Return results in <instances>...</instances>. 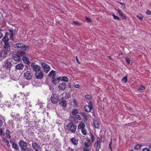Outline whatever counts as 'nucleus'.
<instances>
[{"instance_id":"nucleus-48","label":"nucleus","mask_w":151,"mask_h":151,"mask_svg":"<svg viewBox=\"0 0 151 151\" xmlns=\"http://www.w3.org/2000/svg\"><path fill=\"white\" fill-rule=\"evenodd\" d=\"M120 16H121L124 19H126V17L124 15L123 13H122Z\"/></svg>"},{"instance_id":"nucleus-33","label":"nucleus","mask_w":151,"mask_h":151,"mask_svg":"<svg viewBox=\"0 0 151 151\" xmlns=\"http://www.w3.org/2000/svg\"><path fill=\"white\" fill-rule=\"evenodd\" d=\"M127 76H126L122 78V82L123 83H126L127 82Z\"/></svg>"},{"instance_id":"nucleus-9","label":"nucleus","mask_w":151,"mask_h":151,"mask_svg":"<svg viewBox=\"0 0 151 151\" xmlns=\"http://www.w3.org/2000/svg\"><path fill=\"white\" fill-rule=\"evenodd\" d=\"M51 100L53 104L57 103L59 101L58 96L57 94H53L51 96Z\"/></svg>"},{"instance_id":"nucleus-37","label":"nucleus","mask_w":151,"mask_h":151,"mask_svg":"<svg viewBox=\"0 0 151 151\" xmlns=\"http://www.w3.org/2000/svg\"><path fill=\"white\" fill-rule=\"evenodd\" d=\"M85 18L88 22L90 23L92 22V20L90 18L86 16L85 17Z\"/></svg>"},{"instance_id":"nucleus-39","label":"nucleus","mask_w":151,"mask_h":151,"mask_svg":"<svg viewBox=\"0 0 151 151\" xmlns=\"http://www.w3.org/2000/svg\"><path fill=\"white\" fill-rule=\"evenodd\" d=\"M112 143V139H111V141L109 143V147L110 149L111 150V151H113L112 148L111 147V145Z\"/></svg>"},{"instance_id":"nucleus-32","label":"nucleus","mask_w":151,"mask_h":151,"mask_svg":"<svg viewBox=\"0 0 151 151\" xmlns=\"http://www.w3.org/2000/svg\"><path fill=\"white\" fill-rule=\"evenodd\" d=\"M142 146V145L140 144L137 145L134 147V149L135 150H139Z\"/></svg>"},{"instance_id":"nucleus-34","label":"nucleus","mask_w":151,"mask_h":151,"mask_svg":"<svg viewBox=\"0 0 151 151\" xmlns=\"http://www.w3.org/2000/svg\"><path fill=\"white\" fill-rule=\"evenodd\" d=\"M81 133L83 135H86L87 134V132L85 128H84L81 130Z\"/></svg>"},{"instance_id":"nucleus-41","label":"nucleus","mask_w":151,"mask_h":151,"mask_svg":"<svg viewBox=\"0 0 151 151\" xmlns=\"http://www.w3.org/2000/svg\"><path fill=\"white\" fill-rule=\"evenodd\" d=\"M73 103L76 106H77L78 105V102L76 100V99H74L73 100Z\"/></svg>"},{"instance_id":"nucleus-8","label":"nucleus","mask_w":151,"mask_h":151,"mask_svg":"<svg viewBox=\"0 0 151 151\" xmlns=\"http://www.w3.org/2000/svg\"><path fill=\"white\" fill-rule=\"evenodd\" d=\"M94 147L96 148V151H99L101 148V142L100 139L99 137L97 138V139L94 144Z\"/></svg>"},{"instance_id":"nucleus-11","label":"nucleus","mask_w":151,"mask_h":151,"mask_svg":"<svg viewBox=\"0 0 151 151\" xmlns=\"http://www.w3.org/2000/svg\"><path fill=\"white\" fill-rule=\"evenodd\" d=\"M32 145L33 148L35 151H38L40 149V146L38 145L36 142H32Z\"/></svg>"},{"instance_id":"nucleus-49","label":"nucleus","mask_w":151,"mask_h":151,"mask_svg":"<svg viewBox=\"0 0 151 151\" xmlns=\"http://www.w3.org/2000/svg\"><path fill=\"white\" fill-rule=\"evenodd\" d=\"M70 96V95L67 93H66L65 95V98H66L68 99V98Z\"/></svg>"},{"instance_id":"nucleus-44","label":"nucleus","mask_w":151,"mask_h":151,"mask_svg":"<svg viewBox=\"0 0 151 151\" xmlns=\"http://www.w3.org/2000/svg\"><path fill=\"white\" fill-rule=\"evenodd\" d=\"M117 11L118 12V13L120 15L122 13H123L122 11L120 9H118L117 10Z\"/></svg>"},{"instance_id":"nucleus-2","label":"nucleus","mask_w":151,"mask_h":151,"mask_svg":"<svg viewBox=\"0 0 151 151\" xmlns=\"http://www.w3.org/2000/svg\"><path fill=\"white\" fill-rule=\"evenodd\" d=\"M9 40L8 37L4 36L2 39V41L4 44V57H5L7 56V53L9 51Z\"/></svg>"},{"instance_id":"nucleus-23","label":"nucleus","mask_w":151,"mask_h":151,"mask_svg":"<svg viewBox=\"0 0 151 151\" xmlns=\"http://www.w3.org/2000/svg\"><path fill=\"white\" fill-rule=\"evenodd\" d=\"M93 124L95 127L96 128L99 129L100 127V123L96 120L93 121Z\"/></svg>"},{"instance_id":"nucleus-53","label":"nucleus","mask_w":151,"mask_h":151,"mask_svg":"<svg viewBox=\"0 0 151 151\" xmlns=\"http://www.w3.org/2000/svg\"><path fill=\"white\" fill-rule=\"evenodd\" d=\"M69 150H70V151H75L74 150L70 147H69L68 149Z\"/></svg>"},{"instance_id":"nucleus-43","label":"nucleus","mask_w":151,"mask_h":151,"mask_svg":"<svg viewBox=\"0 0 151 151\" xmlns=\"http://www.w3.org/2000/svg\"><path fill=\"white\" fill-rule=\"evenodd\" d=\"M73 22L77 26H79L81 24V23L77 22H76L75 21H73Z\"/></svg>"},{"instance_id":"nucleus-58","label":"nucleus","mask_w":151,"mask_h":151,"mask_svg":"<svg viewBox=\"0 0 151 151\" xmlns=\"http://www.w3.org/2000/svg\"><path fill=\"white\" fill-rule=\"evenodd\" d=\"M117 2H118V3H119L121 5H122V6H123V5H125V4H124V3H122V2H119V1H118Z\"/></svg>"},{"instance_id":"nucleus-1","label":"nucleus","mask_w":151,"mask_h":151,"mask_svg":"<svg viewBox=\"0 0 151 151\" xmlns=\"http://www.w3.org/2000/svg\"><path fill=\"white\" fill-rule=\"evenodd\" d=\"M31 66L33 70L35 72V76L37 79H41L44 76V74L43 70L40 66L36 65L35 63H32L31 64Z\"/></svg>"},{"instance_id":"nucleus-14","label":"nucleus","mask_w":151,"mask_h":151,"mask_svg":"<svg viewBox=\"0 0 151 151\" xmlns=\"http://www.w3.org/2000/svg\"><path fill=\"white\" fill-rule=\"evenodd\" d=\"M12 58L13 60L16 61H19L21 60V58L17 53L13 55Z\"/></svg>"},{"instance_id":"nucleus-22","label":"nucleus","mask_w":151,"mask_h":151,"mask_svg":"<svg viewBox=\"0 0 151 151\" xmlns=\"http://www.w3.org/2000/svg\"><path fill=\"white\" fill-rule=\"evenodd\" d=\"M24 67V65L22 64L19 63L17 64L15 66V68L16 70H21Z\"/></svg>"},{"instance_id":"nucleus-30","label":"nucleus","mask_w":151,"mask_h":151,"mask_svg":"<svg viewBox=\"0 0 151 151\" xmlns=\"http://www.w3.org/2000/svg\"><path fill=\"white\" fill-rule=\"evenodd\" d=\"M89 136H90V138L91 139V141L92 143L93 142H94L95 139V137L94 135L92 133H91Z\"/></svg>"},{"instance_id":"nucleus-42","label":"nucleus","mask_w":151,"mask_h":151,"mask_svg":"<svg viewBox=\"0 0 151 151\" xmlns=\"http://www.w3.org/2000/svg\"><path fill=\"white\" fill-rule=\"evenodd\" d=\"M0 135L2 136L4 135V133L1 128H0Z\"/></svg>"},{"instance_id":"nucleus-3","label":"nucleus","mask_w":151,"mask_h":151,"mask_svg":"<svg viewBox=\"0 0 151 151\" xmlns=\"http://www.w3.org/2000/svg\"><path fill=\"white\" fill-rule=\"evenodd\" d=\"M22 151H31V148L27 147V144L23 140H20L19 143Z\"/></svg>"},{"instance_id":"nucleus-46","label":"nucleus","mask_w":151,"mask_h":151,"mask_svg":"<svg viewBox=\"0 0 151 151\" xmlns=\"http://www.w3.org/2000/svg\"><path fill=\"white\" fill-rule=\"evenodd\" d=\"M83 151H89V149L87 147H84L83 149Z\"/></svg>"},{"instance_id":"nucleus-61","label":"nucleus","mask_w":151,"mask_h":151,"mask_svg":"<svg viewBox=\"0 0 151 151\" xmlns=\"http://www.w3.org/2000/svg\"><path fill=\"white\" fill-rule=\"evenodd\" d=\"M12 117H13L14 120H16V117H14L13 116H12Z\"/></svg>"},{"instance_id":"nucleus-59","label":"nucleus","mask_w":151,"mask_h":151,"mask_svg":"<svg viewBox=\"0 0 151 151\" xmlns=\"http://www.w3.org/2000/svg\"><path fill=\"white\" fill-rule=\"evenodd\" d=\"M3 35L1 32H0V39L1 38V37H2Z\"/></svg>"},{"instance_id":"nucleus-56","label":"nucleus","mask_w":151,"mask_h":151,"mask_svg":"<svg viewBox=\"0 0 151 151\" xmlns=\"http://www.w3.org/2000/svg\"><path fill=\"white\" fill-rule=\"evenodd\" d=\"M9 35V33L8 32H6L5 33V36H6V37H8V36Z\"/></svg>"},{"instance_id":"nucleus-21","label":"nucleus","mask_w":151,"mask_h":151,"mask_svg":"<svg viewBox=\"0 0 151 151\" xmlns=\"http://www.w3.org/2000/svg\"><path fill=\"white\" fill-rule=\"evenodd\" d=\"M85 126L84 123L83 122H81L78 125V128L79 129L81 130L84 128Z\"/></svg>"},{"instance_id":"nucleus-26","label":"nucleus","mask_w":151,"mask_h":151,"mask_svg":"<svg viewBox=\"0 0 151 151\" xmlns=\"http://www.w3.org/2000/svg\"><path fill=\"white\" fill-rule=\"evenodd\" d=\"M72 117L73 118L75 121L80 120L81 119V117L79 115L77 114L73 116Z\"/></svg>"},{"instance_id":"nucleus-19","label":"nucleus","mask_w":151,"mask_h":151,"mask_svg":"<svg viewBox=\"0 0 151 151\" xmlns=\"http://www.w3.org/2000/svg\"><path fill=\"white\" fill-rule=\"evenodd\" d=\"M6 137L5 138H3V139L4 142H5L7 143V145L8 147H9V141L7 139V138L9 139V134H8L7 133H6Z\"/></svg>"},{"instance_id":"nucleus-7","label":"nucleus","mask_w":151,"mask_h":151,"mask_svg":"<svg viewBox=\"0 0 151 151\" xmlns=\"http://www.w3.org/2000/svg\"><path fill=\"white\" fill-rule=\"evenodd\" d=\"M41 66L43 69L44 71L47 73L50 70V65L45 63H42L41 65Z\"/></svg>"},{"instance_id":"nucleus-63","label":"nucleus","mask_w":151,"mask_h":151,"mask_svg":"<svg viewBox=\"0 0 151 151\" xmlns=\"http://www.w3.org/2000/svg\"><path fill=\"white\" fill-rule=\"evenodd\" d=\"M150 148H151V144L149 146Z\"/></svg>"},{"instance_id":"nucleus-47","label":"nucleus","mask_w":151,"mask_h":151,"mask_svg":"<svg viewBox=\"0 0 151 151\" xmlns=\"http://www.w3.org/2000/svg\"><path fill=\"white\" fill-rule=\"evenodd\" d=\"M126 60L127 61V63L128 64H129L130 62V60L129 58H126Z\"/></svg>"},{"instance_id":"nucleus-24","label":"nucleus","mask_w":151,"mask_h":151,"mask_svg":"<svg viewBox=\"0 0 151 151\" xmlns=\"http://www.w3.org/2000/svg\"><path fill=\"white\" fill-rule=\"evenodd\" d=\"M55 73V71L52 70L48 74V76L49 77H51V78L55 77L56 75Z\"/></svg>"},{"instance_id":"nucleus-10","label":"nucleus","mask_w":151,"mask_h":151,"mask_svg":"<svg viewBox=\"0 0 151 151\" xmlns=\"http://www.w3.org/2000/svg\"><path fill=\"white\" fill-rule=\"evenodd\" d=\"M25 78L27 80H29L32 78V74L30 71H27L24 73V75Z\"/></svg>"},{"instance_id":"nucleus-60","label":"nucleus","mask_w":151,"mask_h":151,"mask_svg":"<svg viewBox=\"0 0 151 151\" xmlns=\"http://www.w3.org/2000/svg\"><path fill=\"white\" fill-rule=\"evenodd\" d=\"M58 9L59 10L60 12L64 13V12H62L61 9Z\"/></svg>"},{"instance_id":"nucleus-35","label":"nucleus","mask_w":151,"mask_h":151,"mask_svg":"<svg viewBox=\"0 0 151 151\" xmlns=\"http://www.w3.org/2000/svg\"><path fill=\"white\" fill-rule=\"evenodd\" d=\"M78 112V110L77 109H75L72 112L73 116L77 114V113Z\"/></svg>"},{"instance_id":"nucleus-25","label":"nucleus","mask_w":151,"mask_h":151,"mask_svg":"<svg viewBox=\"0 0 151 151\" xmlns=\"http://www.w3.org/2000/svg\"><path fill=\"white\" fill-rule=\"evenodd\" d=\"M24 63L27 64H29L30 63L29 58L26 57H24L22 59Z\"/></svg>"},{"instance_id":"nucleus-20","label":"nucleus","mask_w":151,"mask_h":151,"mask_svg":"<svg viewBox=\"0 0 151 151\" xmlns=\"http://www.w3.org/2000/svg\"><path fill=\"white\" fill-rule=\"evenodd\" d=\"M52 83L54 84H56L58 83V82L60 80L59 79V77L57 78H55V77L53 78H52Z\"/></svg>"},{"instance_id":"nucleus-12","label":"nucleus","mask_w":151,"mask_h":151,"mask_svg":"<svg viewBox=\"0 0 151 151\" xmlns=\"http://www.w3.org/2000/svg\"><path fill=\"white\" fill-rule=\"evenodd\" d=\"M80 114L82 118V119L84 122H86L88 119V116L87 114L83 112H81Z\"/></svg>"},{"instance_id":"nucleus-18","label":"nucleus","mask_w":151,"mask_h":151,"mask_svg":"<svg viewBox=\"0 0 151 151\" xmlns=\"http://www.w3.org/2000/svg\"><path fill=\"white\" fill-rule=\"evenodd\" d=\"M4 68L8 69L9 67V60L8 59L4 62Z\"/></svg>"},{"instance_id":"nucleus-5","label":"nucleus","mask_w":151,"mask_h":151,"mask_svg":"<svg viewBox=\"0 0 151 151\" xmlns=\"http://www.w3.org/2000/svg\"><path fill=\"white\" fill-rule=\"evenodd\" d=\"M14 47L16 49L20 48L24 51H27L29 50L28 46L25 45L22 43H19L14 45Z\"/></svg>"},{"instance_id":"nucleus-4","label":"nucleus","mask_w":151,"mask_h":151,"mask_svg":"<svg viewBox=\"0 0 151 151\" xmlns=\"http://www.w3.org/2000/svg\"><path fill=\"white\" fill-rule=\"evenodd\" d=\"M67 130L73 133H74L76 130V126L72 123H70L67 124L66 126Z\"/></svg>"},{"instance_id":"nucleus-51","label":"nucleus","mask_w":151,"mask_h":151,"mask_svg":"<svg viewBox=\"0 0 151 151\" xmlns=\"http://www.w3.org/2000/svg\"><path fill=\"white\" fill-rule=\"evenodd\" d=\"M142 151H150V150L147 148H145L143 149Z\"/></svg>"},{"instance_id":"nucleus-28","label":"nucleus","mask_w":151,"mask_h":151,"mask_svg":"<svg viewBox=\"0 0 151 151\" xmlns=\"http://www.w3.org/2000/svg\"><path fill=\"white\" fill-rule=\"evenodd\" d=\"M15 33V30H10V40H12L13 41H14V39L13 37L14 34Z\"/></svg>"},{"instance_id":"nucleus-38","label":"nucleus","mask_w":151,"mask_h":151,"mask_svg":"<svg viewBox=\"0 0 151 151\" xmlns=\"http://www.w3.org/2000/svg\"><path fill=\"white\" fill-rule=\"evenodd\" d=\"M112 15L114 19L115 20H119L120 19L118 17L116 16L114 14H113Z\"/></svg>"},{"instance_id":"nucleus-45","label":"nucleus","mask_w":151,"mask_h":151,"mask_svg":"<svg viewBox=\"0 0 151 151\" xmlns=\"http://www.w3.org/2000/svg\"><path fill=\"white\" fill-rule=\"evenodd\" d=\"M137 17L139 20L141 21L143 19V17L142 16L140 17L138 15H137Z\"/></svg>"},{"instance_id":"nucleus-15","label":"nucleus","mask_w":151,"mask_h":151,"mask_svg":"<svg viewBox=\"0 0 151 151\" xmlns=\"http://www.w3.org/2000/svg\"><path fill=\"white\" fill-rule=\"evenodd\" d=\"M70 141L71 143L74 145H77L78 144V140L75 137L70 139Z\"/></svg>"},{"instance_id":"nucleus-40","label":"nucleus","mask_w":151,"mask_h":151,"mask_svg":"<svg viewBox=\"0 0 151 151\" xmlns=\"http://www.w3.org/2000/svg\"><path fill=\"white\" fill-rule=\"evenodd\" d=\"M145 89V87L142 85H140L139 87V90H143Z\"/></svg>"},{"instance_id":"nucleus-16","label":"nucleus","mask_w":151,"mask_h":151,"mask_svg":"<svg viewBox=\"0 0 151 151\" xmlns=\"http://www.w3.org/2000/svg\"><path fill=\"white\" fill-rule=\"evenodd\" d=\"M10 143L12 144V147L15 150H17L19 149V147L16 143L10 140Z\"/></svg>"},{"instance_id":"nucleus-17","label":"nucleus","mask_w":151,"mask_h":151,"mask_svg":"<svg viewBox=\"0 0 151 151\" xmlns=\"http://www.w3.org/2000/svg\"><path fill=\"white\" fill-rule=\"evenodd\" d=\"M92 142L90 139H87L84 143V145L86 147H89Z\"/></svg>"},{"instance_id":"nucleus-62","label":"nucleus","mask_w":151,"mask_h":151,"mask_svg":"<svg viewBox=\"0 0 151 151\" xmlns=\"http://www.w3.org/2000/svg\"><path fill=\"white\" fill-rule=\"evenodd\" d=\"M108 57L110 59H111V60H113L112 59V58H111V56H109Z\"/></svg>"},{"instance_id":"nucleus-31","label":"nucleus","mask_w":151,"mask_h":151,"mask_svg":"<svg viewBox=\"0 0 151 151\" xmlns=\"http://www.w3.org/2000/svg\"><path fill=\"white\" fill-rule=\"evenodd\" d=\"M17 54L20 57L22 56L25 54V52L23 51H19L17 52Z\"/></svg>"},{"instance_id":"nucleus-50","label":"nucleus","mask_w":151,"mask_h":151,"mask_svg":"<svg viewBox=\"0 0 151 151\" xmlns=\"http://www.w3.org/2000/svg\"><path fill=\"white\" fill-rule=\"evenodd\" d=\"M80 86L79 84H76L74 85V87L75 88H79Z\"/></svg>"},{"instance_id":"nucleus-6","label":"nucleus","mask_w":151,"mask_h":151,"mask_svg":"<svg viewBox=\"0 0 151 151\" xmlns=\"http://www.w3.org/2000/svg\"><path fill=\"white\" fill-rule=\"evenodd\" d=\"M88 105H86L84 107V109L87 112H93V103L92 101H90L88 103Z\"/></svg>"},{"instance_id":"nucleus-52","label":"nucleus","mask_w":151,"mask_h":151,"mask_svg":"<svg viewBox=\"0 0 151 151\" xmlns=\"http://www.w3.org/2000/svg\"><path fill=\"white\" fill-rule=\"evenodd\" d=\"M147 14L148 15L151 14V12L149 11V10H147L146 12Z\"/></svg>"},{"instance_id":"nucleus-55","label":"nucleus","mask_w":151,"mask_h":151,"mask_svg":"<svg viewBox=\"0 0 151 151\" xmlns=\"http://www.w3.org/2000/svg\"><path fill=\"white\" fill-rule=\"evenodd\" d=\"M76 60L77 63H80L79 62V60L78 59V57L77 56H76Z\"/></svg>"},{"instance_id":"nucleus-54","label":"nucleus","mask_w":151,"mask_h":151,"mask_svg":"<svg viewBox=\"0 0 151 151\" xmlns=\"http://www.w3.org/2000/svg\"><path fill=\"white\" fill-rule=\"evenodd\" d=\"M3 124V122L0 119V127H1Z\"/></svg>"},{"instance_id":"nucleus-27","label":"nucleus","mask_w":151,"mask_h":151,"mask_svg":"<svg viewBox=\"0 0 151 151\" xmlns=\"http://www.w3.org/2000/svg\"><path fill=\"white\" fill-rule=\"evenodd\" d=\"M59 104L63 107H65L67 105V102L65 100L63 99L62 101L60 102Z\"/></svg>"},{"instance_id":"nucleus-29","label":"nucleus","mask_w":151,"mask_h":151,"mask_svg":"<svg viewBox=\"0 0 151 151\" xmlns=\"http://www.w3.org/2000/svg\"><path fill=\"white\" fill-rule=\"evenodd\" d=\"M59 79H60V80H62L63 81L67 82L68 81V79L66 76L59 77Z\"/></svg>"},{"instance_id":"nucleus-64","label":"nucleus","mask_w":151,"mask_h":151,"mask_svg":"<svg viewBox=\"0 0 151 151\" xmlns=\"http://www.w3.org/2000/svg\"><path fill=\"white\" fill-rule=\"evenodd\" d=\"M129 151H133V150H130Z\"/></svg>"},{"instance_id":"nucleus-13","label":"nucleus","mask_w":151,"mask_h":151,"mask_svg":"<svg viewBox=\"0 0 151 151\" xmlns=\"http://www.w3.org/2000/svg\"><path fill=\"white\" fill-rule=\"evenodd\" d=\"M67 85L65 83H62L60 84L58 88L60 90L64 91L66 88Z\"/></svg>"},{"instance_id":"nucleus-57","label":"nucleus","mask_w":151,"mask_h":151,"mask_svg":"<svg viewBox=\"0 0 151 151\" xmlns=\"http://www.w3.org/2000/svg\"><path fill=\"white\" fill-rule=\"evenodd\" d=\"M2 52H0V58H1L2 57Z\"/></svg>"},{"instance_id":"nucleus-36","label":"nucleus","mask_w":151,"mask_h":151,"mask_svg":"<svg viewBox=\"0 0 151 151\" xmlns=\"http://www.w3.org/2000/svg\"><path fill=\"white\" fill-rule=\"evenodd\" d=\"M85 98L86 99H88L89 100H91L92 99V97L91 95H87L85 96Z\"/></svg>"}]
</instances>
